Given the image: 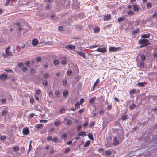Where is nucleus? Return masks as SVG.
<instances>
[{"instance_id":"obj_32","label":"nucleus","mask_w":157,"mask_h":157,"mask_svg":"<svg viewBox=\"0 0 157 157\" xmlns=\"http://www.w3.org/2000/svg\"><path fill=\"white\" fill-rule=\"evenodd\" d=\"M63 83L64 85H66L67 83V80L66 79H64L63 81Z\"/></svg>"},{"instance_id":"obj_7","label":"nucleus","mask_w":157,"mask_h":157,"mask_svg":"<svg viewBox=\"0 0 157 157\" xmlns=\"http://www.w3.org/2000/svg\"><path fill=\"white\" fill-rule=\"evenodd\" d=\"M0 78L2 80H4L7 78V76L6 74H2L0 75Z\"/></svg>"},{"instance_id":"obj_40","label":"nucleus","mask_w":157,"mask_h":157,"mask_svg":"<svg viewBox=\"0 0 157 157\" xmlns=\"http://www.w3.org/2000/svg\"><path fill=\"white\" fill-rule=\"evenodd\" d=\"M72 123L71 121L70 120H68L67 122V125H70Z\"/></svg>"},{"instance_id":"obj_34","label":"nucleus","mask_w":157,"mask_h":157,"mask_svg":"<svg viewBox=\"0 0 157 157\" xmlns=\"http://www.w3.org/2000/svg\"><path fill=\"white\" fill-rule=\"evenodd\" d=\"M6 139V137L5 136H0V139L1 140H4Z\"/></svg>"},{"instance_id":"obj_13","label":"nucleus","mask_w":157,"mask_h":157,"mask_svg":"<svg viewBox=\"0 0 157 157\" xmlns=\"http://www.w3.org/2000/svg\"><path fill=\"white\" fill-rule=\"evenodd\" d=\"M113 144L114 145H117L119 144L118 141L116 138H114V139Z\"/></svg>"},{"instance_id":"obj_31","label":"nucleus","mask_w":157,"mask_h":157,"mask_svg":"<svg viewBox=\"0 0 157 157\" xmlns=\"http://www.w3.org/2000/svg\"><path fill=\"white\" fill-rule=\"evenodd\" d=\"M90 141H87L85 144L84 145V147H87V146H88L89 144H90Z\"/></svg>"},{"instance_id":"obj_26","label":"nucleus","mask_w":157,"mask_h":157,"mask_svg":"<svg viewBox=\"0 0 157 157\" xmlns=\"http://www.w3.org/2000/svg\"><path fill=\"white\" fill-rule=\"evenodd\" d=\"M13 149L15 151H17L19 150L18 147L17 146H14L13 147Z\"/></svg>"},{"instance_id":"obj_4","label":"nucleus","mask_w":157,"mask_h":157,"mask_svg":"<svg viewBox=\"0 0 157 157\" xmlns=\"http://www.w3.org/2000/svg\"><path fill=\"white\" fill-rule=\"evenodd\" d=\"M22 132L24 134L26 135L29 133V130L28 128L26 127L23 129Z\"/></svg>"},{"instance_id":"obj_55","label":"nucleus","mask_w":157,"mask_h":157,"mask_svg":"<svg viewBox=\"0 0 157 157\" xmlns=\"http://www.w3.org/2000/svg\"><path fill=\"white\" fill-rule=\"evenodd\" d=\"M43 84L44 86H46L48 84L47 81H44L43 82Z\"/></svg>"},{"instance_id":"obj_27","label":"nucleus","mask_w":157,"mask_h":157,"mask_svg":"<svg viewBox=\"0 0 157 157\" xmlns=\"http://www.w3.org/2000/svg\"><path fill=\"white\" fill-rule=\"evenodd\" d=\"M53 63L55 65H56L59 63V61L57 60H55L53 61Z\"/></svg>"},{"instance_id":"obj_47","label":"nucleus","mask_w":157,"mask_h":157,"mask_svg":"<svg viewBox=\"0 0 157 157\" xmlns=\"http://www.w3.org/2000/svg\"><path fill=\"white\" fill-rule=\"evenodd\" d=\"M153 17L154 18H156L157 17V12L154 13L153 14Z\"/></svg>"},{"instance_id":"obj_6","label":"nucleus","mask_w":157,"mask_h":157,"mask_svg":"<svg viewBox=\"0 0 157 157\" xmlns=\"http://www.w3.org/2000/svg\"><path fill=\"white\" fill-rule=\"evenodd\" d=\"M38 44V41L37 39H33L32 42V44L33 46H35L37 45Z\"/></svg>"},{"instance_id":"obj_46","label":"nucleus","mask_w":157,"mask_h":157,"mask_svg":"<svg viewBox=\"0 0 157 157\" xmlns=\"http://www.w3.org/2000/svg\"><path fill=\"white\" fill-rule=\"evenodd\" d=\"M18 65L19 67H21L23 66V64L22 62H20L18 63Z\"/></svg>"},{"instance_id":"obj_56","label":"nucleus","mask_w":157,"mask_h":157,"mask_svg":"<svg viewBox=\"0 0 157 157\" xmlns=\"http://www.w3.org/2000/svg\"><path fill=\"white\" fill-rule=\"evenodd\" d=\"M140 67H143L144 65V63L143 62H141L140 63Z\"/></svg>"},{"instance_id":"obj_10","label":"nucleus","mask_w":157,"mask_h":157,"mask_svg":"<svg viewBox=\"0 0 157 157\" xmlns=\"http://www.w3.org/2000/svg\"><path fill=\"white\" fill-rule=\"evenodd\" d=\"M125 19V18L124 17H121L118 19L117 21L119 23H121Z\"/></svg>"},{"instance_id":"obj_50","label":"nucleus","mask_w":157,"mask_h":157,"mask_svg":"<svg viewBox=\"0 0 157 157\" xmlns=\"http://www.w3.org/2000/svg\"><path fill=\"white\" fill-rule=\"evenodd\" d=\"M1 101L3 103H5L6 102V99H3L1 100Z\"/></svg>"},{"instance_id":"obj_62","label":"nucleus","mask_w":157,"mask_h":157,"mask_svg":"<svg viewBox=\"0 0 157 157\" xmlns=\"http://www.w3.org/2000/svg\"><path fill=\"white\" fill-rule=\"evenodd\" d=\"M70 150V148H67V149H66L65 150V153L69 151Z\"/></svg>"},{"instance_id":"obj_45","label":"nucleus","mask_w":157,"mask_h":157,"mask_svg":"<svg viewBox=\"0 0 157 157\" xmlns=\"http://www.w3.org/2000/svg\"><path fill=\"white\" fill-rule=\"evenodd\" d=\"M127 118V117L126 116L123 115L122 117V119L123 120H125Z\"/></svg>"},{"instance_id":"obj_19","label":"nucleus","mask_w":157,"mask_h":157,"mask_svg":"<svg viewBox=\"0 0 157 157\" xmlns=\"http://www.w3.org/2000/svg\"><path fill=\"white\" fill-rule=\"evenodd\" d=\"M151 2L147 3V8H149L151 7Z\"/></svg>"},{"instance_id":"obj_23","label":"nucleus","mask_w":157,"mask_h":157,"mask_svg":"<svg viewBox=\"0 0 157 157\" xmlns=\"http://www.w3.org/2000/svg\"><path fill=\"white\" fill-rule=\"evenodd\" d=\"M135 105L134 104H133L130 106L129 108L130 109H132L135 108Z\"/></svg>"},{"instance_id":"obj_30","label":"nucleus","mask_w":157,"mask_h":157,"mask_svg":"<svg viewBox=\"0 0 157 157\" xmlns=\"http://www.w3.org/2000/svg\"><path fill=\"white\" fill-rule=\"evenodd\" d=\"M65 108L63 107L61 108L60 110V112L61 113H63L65 111Z\"/></svg>"},{"instance_id":"obj_42","label":"nucleus","mask_w":157,"mask_h":157,"mask_svg":"<svg viewBox=\"0 0 157 157\" xmlns=\"http://www.w3.org/2000/svg\"><path fill=\"white\" fill-rule=\"evenodd\" d=\"M138 85L139 86L142 87V86H144V83H142V82H141V83H138Z\"/></svg>"},{"instance_id":"obj_1","label":"nucleus","mask_w":157,"mask_h":157,"mask_svg":"<svg viewBox=\"0 0 157 157\" xmlns=\"http://www.w3.org/2000/svg\"><path fill=\"white\" fill-rule=\"evenodd\" d=\"M10 48V46L6 48L5 49L6 53L4 55V56L7 57L8 56H13L12 53L9 51V50Z\"/></svg>"},{"instance_id":"obj_33","label":"nucleus","mask_w":157,"mask_h":157,"mask_svg":"<svg viewBox=\"0 0 157 157\" xmlns=\"http://www.w3.org/2000/svg\"><path fill=\"white\" fill-rule=\"evenodd\" d=\"M79 105H80V104H79V102H78L75 104V108H78L79 107Z\"/></svg>"},{"instance_id":"obj_3","label":"nucleus","mask_w":157,"mask_h":157,"mask_svg":"<svg viewBox=\"0 0 157 157\" xmlns=\"http://www.w3.org/2000/svg\"><path fill=\"white\" fill-rule=\"evenodd\" d=\"M109 51L111 52H116L121 49L120 47H110L109 48Z\"/></svg>"},{"instance_id":"obj_38","label":"nucleus","mask_w":157,"mask_h":157,"mask_svg":"<svg viewBox=\"0 0 157 157\" xmlns=\"http://www.w3.org/2000/svg\"><path fill=\"white\" fill-rule=\"evenodd\" d=\"M106 154L107 155H110L111 154V153L110 151H106Z\"/></svg>"},{"instance_id":"obj_14","label":"nucleus","mask_w":157,"mask_h":157,"mask_svg":"<svg viewBox=\"0 0 157 157\" xmlns=\"http://www.w3.org/2000/svg\"><path fill=\"white\" fill-rule=\"evenodd\" d=\"M76 52L79 55H80L81 56L85 57V54L82 52H80L76 51Z\"/></svg>"},{"instance_id":"obj_53","label":"nucleus","mask_w":157,"mask_h":157,"mask_svg":"<svg viewBox=\"0 0 157 157\" xmlns=\"http://www.w3.org/2000/svg\"><path fill=\"white\" fill-rule=\"evenodd\" d=\"M67 136V134H66L65 133H64L62 135V138L63 139H64V138H66Z\"/></svg>"},{"instance_id":"obj_20","label":"nucleus","mask_w":157,"mask_h":157,"mask_svg":"<svg viewBox=\"0 0 157 157\" xmlns=\"http://www.w3.org/2000/svg\"><path fill=\"white\" fill-rule=\"evenodd\" d=\"M31 74L34 75L36 73V71L33 69H31L30 70Z\"/></svg>"},{"instance_id":"obj_51","label":"nucleus","mask_w":157,"mask_h":157,"mask_svg":"<svg viewBox=\"0 0 157 157\" xmlns=\"http://www.w3.org/2000/svg\"><path fill=\"white\" fill-rule=\"evenodd\" d=\"M139 31V30H136L133 31V32H132L133 34L134 35L135 34H136V33H138Z\"/></svg>"},{"instance_id":"obj_24","label":"nucleus","mask_w":157,"mask_h":157,"mask_svg":"<svg viewBox=\"0 0 157 157\" xmlns=\"http://www.w3.org/2000/svg\"><path fill=\"white\" fill-rule=\"evenodd\" d=\"M7 113V111L6 110H3L2 112V114L3 116L5 115Z\"/></svg>"},{"instance_id":"obj_44","label":"nucleus","mask_w":157,"mask_h":157,"mask_svg":"<svg viewBox=\"0 0 157 157\" xmlns=\"http://www.w3.org/2000/svg\"><path fill=\"white\" fill-rule=\"evenodd\" d=\"M62 63L63 65H65L66 64V61L65 60H62L61 62Z\"/></svg>"},{"instance_id":"obj_17","label":"nucleus","mask_w":157,"mask_h":157,"mask_svg":"<svg viewBox=\"0 0 157 157\" xmlns=\"http://www.w3.org/2000/svg\"><path fill=\"white\" fill-rule=\"evenodd\" d=\"M17 27H19V29H22L23 28L21 27V25L19 22L17 23Z\"/></svg>"},{"instance_id":"obj_48","label":"nucleus","mask_w":157,"mask_h":157,"mask_svg":"<svg viewBox=\"0 0 157 157\" xmlns=\"http://www.w3.org/2000/svg\"><path fill=\"white\" fill-rule=\"evenodd\" d=\"M42 127V125L41 124H40L37 125L36 126V128H41Z\"/></svg>"},{"instance_id":"obj_37","label":"nucleus","mask_w":157,"mask_h":157,"mask_svg":"<svg viewBox=\"0 0 157 157\" xmlns=\"http://www.w3.org/2000/svg\"><path fill=\"white\" fill-rule=\"evenodd\" d=\"M140 56L141 57V59L142 60H145L146 59L145 56L141 55H140Z\"/></svg>"},{"instance_id":"obj_59","label":"nucleus","mask_w":157,"mask_h":157,"mask_svg":"<svg viewBox=\"0 0 157 157\" xmlns=\"http://www.w3.org/2000/svg\"><path fill=\"white\" fill-rule=\"evenodd\" d=\"M40 93V91L39 90H38L36 91V94L39 95Z\"/></svg>"},{"instance_id":"obj_9","label":"nucleus","mask_w":157,"mask_h":157,"mask_svg":"<svg viewBox=\"0 0 157 157\" xmlns=\"http://www.w3.org/2000/svg\"><path fill=\"white\" fill-rule=\"evenodd\" d=\"M96 51L99 52H105L106 50L105 48H98L97 49Z\"/></svg>"},{"instance_id":"obj_49","label":"nucleus","mask_w":157,"mask_h":157,"mask_svg":"<svg viewBox=\"0 0 157 157\" xmlns=\"http://www.w3.org/2000/svg\"><path fill=\"white\" fill-rule=\"evenodd\" d=\"M41 60V58L40 57H37L36 58V60L37 62H40Z\"/></svg>"},{"instance_id":"obj_2","label":"nucleus","mask_w":157,"mask_h":157,"mask_svg":"<svg viewBox=\"0 0 157 157\" xmlns=\"http://www.w3.org/2000/svg\"><path fill=\"white\" fill-rule=\"evenodd\" d=\"M149 42V40L147 39H143L139 40V43L140 44H144V45H146L150 44H147Z\"/></svg>"},{"instance_id":"obj_35","label":"nucleus","mask_w":157,"mask_h":157,"mask_svg":"<svg viewBox=\"0 0 157 157\" xmlns=\"http://www.w3.org/2000/svg\"><path fill=\"white\" fill-rule=\"evenodd\" d=\"M136 92V90H135L133 89L131 90L130 91V93L132 94H134Z\"/></svg>"},{"instance_id":"obj_8","label":"nucleus","mask_w":157,"mask_h":157,"mask_svg":"<svg viewBox=\"0 0 157 157\" xmlns=\"http://www.w3.org/2000/svg\"><path fill=\"white\" fill-rule=\"evenodd\" d=\"M133 9L136 12H138L139 10V7L137 5H133Z\"/></svg>"},{"instance_id":"obj_29","label":"nucleus","mask_w":157,"mask_h":157,"mask_svg":"<svg viewBox=\"0 0 157 157\" xmlns=\"http://www.w3.org/2000/svg\"><path fill=\"white\" fill-rule=\"evenodd\" d=\"M72 72L71 70H68L67 71V74L68 75H71V74L72 73Z\"/></svg>"},{"instance_id":"obj_21","label":"nucleus","mask_w":157,"mask_h":157,"mask_svg":"<svg viewBox=\"0 0 157 157\" xmlns=\"http://www.w3.org/2000/svg\"><path fill=\"white\" fill-rule=\"evenodd\" d=\"M54 124L56 126H58L60 124V122L59 121H56L54 122Z\"/></svg>"},{"instance_id":"obj_52","label":"nucleus","mask_w":157,"mask_h":157,"mask_svg":"<svg viewBox=\"0 0 157 157\" xmlns=\"http://www.w3.org/2000/svg\"><path fill=\"white\" fill-rule=\"evenodd\" d=\"M56 95L59 96L60 94L59 92L58 91H56L55 92Z\"/></svg>"},{"instance_id":"obj_5","label":"nucleus","mask_w":157,"mask_h":157,"mask_svg":"<svg viewBox=\"0 0 157 157\" xmlns=\"http://www.w3.org/2000/svg\"><path fill=\"white\" fill-rule=\"evenodd\" d=\"M75 48V46L72 45H69L66 47V48L70 50H74Z\"/></svg>"},{"instance_id":"obj_25","label":"nucleus","mask_w":157,"mask_h":157,"mask_svg":"<svg viewBox=\"0 0 157 157\" xmlns=\"http://www.w3.org/2000/svg\"><path fill=\"white\" fill-rule=\"evenodd\" d=\"M88 137L91 140H93V135L91 134H89L88 135Z\"/></svg>"},{"instance_id":"obj_54","label":"nucleus","mask_w":157,"mask_h":157,"mask_svg":"<svg viewBox=\"0 0 157 157\" xmlns=\"http://www.w3.org/2000/svg\"><path fill=\"white\" fill-rule=\"evenodd\" d=\"M47 140L48 141H50L52 140V137L51 136H49L47 137Z\"/></svg>"},{"instance_id":"obj_22","label":"nucleus","mask_w":157,"mask_h":157,"mask_svg":"<svg viewBox=\"0 0 157 157\" xmlns=\"http://www.w3.org/2000/svg\"><path fill=\"white\" fill-rule=\"evenodd\" d=\"M10 0H7L6 3L4 4V6H8L10 3Z\"/></svg>"},{"instance_id":"obj_18","label":"nucleus","mask_w":157,"mask_h":157,"mask_svg":"<svg viewBox=\"0 0 157 157\" xmlns=\"http://www.w3.org/2000/svg\"><path fill=\"white\" fill-rule=\"evenodd\" d=\"M150 36L149 34H144L142 36V37L144 38H148Z\"/></svg>"},{"instance_id":"obj_12","label":"nucleus","mask_w":157,"mask_h":157,"mask_svg":"<svg viewBox=\"0 0 157 157\" xmlns=\"http://www.w3.org/2000/svg\"><path fill=\"white\" fill-rule=\"evenodd\" d=\"M128 15L129 16H132L134 14V12L133 11L129 10L127 12Z\"/></svg>"},{"instance_id":"obj_43","label":"nucleus","mask_w":157,"mask_h":157,"mask_svg":"<svg viewBox=\"0 0 157 157\" xmlns=\"http://www.w3.org/2000/svg\"><path fill=\"white\" fill-rule=\"evenodd\" d=\"M31 142H32V141H30V144L29 145V150H28V153H29V151H30L31 149H32V146L31 145Z\"/></svg>"},{"instance_id":"obj_57","label":"nucleus","mask_w":157,"mask_h":157,"mask_svg":"<svg viewBox=\"0 0 157 157\" xmlns=\"http://www.w3.org/2000/svg\"><path fill=\"white\" fill-rule=\"evenodd\" d=\"M27 70V68L26 67H24L23 68V71L24 72H26Z\"/></svg>"},{"instance_id":"obj_15","label":"nucleus","mask_w":157,"mask_h":157,"mask_svg":"<svg viewBox=\"0 0 157 157\" xmlns=\"http://www.w3.org/2000/svg\"><path fill=\"white\" fill-rule=\"evenodd\" d=\"M68 92L67 90H65L63 92V96L64 97L66 98L68 95Z\"/></svg>"},{"instance_id":"obj_60","label":"nucleus","mask_w":157,"mask_h":157,"mask_svg":"<svg viewBox=\"0 0 157 157\" xmlns=\"http://www.w3.org/2000/svg\"><path fill=\"white\" fill-rule=\"evenodd\" d=\"M5 71L6 72H9L13 71L12 70H6V69H5Z\"/></svg>"},{"instance_id":"obj_11","label":"nucleus","mask_w":157,"mask_h":157,"mask_svg":"<svg viewBox=\"0 0 157 157\" xmlns=\"http://www.w3.org/2000/svg\"><path fill=\"white\" fill-rule=\"evenodd\" d=\"M111 18V16L110 15H107L104 17V20L105 21H108Z\"/></svg>"},{"instance_id":"obj_64","label":"nucleus","mask_w":157,"mask_h":157,"mask_svg":"<svg viewBox=\"0 0 157 157\" xmlns=\"http://www.w3.org/2000/svg\"><path fill=\"white\" fill-rule=\"evenodd\" d=\"M132 5H129L128 6V9H131L132 8Z\"/></svg>"},{"instance_id":"obj_61","label":"nucleus","mask_w":157,"mask_h":157,"mask_svg":"<svg viewBox=\"0 0 157 157\" xmlns=\"http://www.w3.org/2000/svg\"><path fill=\"white\" fill-rule=\"evenodd\" d=\"M94 98H92L90 100V102L92 103L94 102Z\"/></svg>"},{"instance_id":"obj_41","label":"nucleus","mask_w":157,"mask_h":157,"mask_svg":"<svg viewBox=\"0 0 157 157\" xmlns=\"http://www.w3.org/2000/svg\"><path fill=\"white\" fill-rule=\"evenodd\" d=\"M44 76L45 78H48L49 77V75L48 74H44Z\"/></svg>"},{"instance_id":"obj_63","label":"nucleus","mask_w":157,"mask_h":157,"mask_svg":"<svg viewBox=\"0 0 157 157\" xmlns=\"http://www.w3.org/2000/svg\"><path fill=\"white\" fill-rule=\"evenodd\" d=\"M94 122H93L91 124H90V126L91 127H92L93 126H94Z\"/></svg>"},{"instance_id":"obj_58","label":"nucleus","mask_w":157,"mask_h":157,"mask_svg":"<svg viewBox=\"0 0 157 157\" xmlns=\"http://www.w3.org/2000/svg\"><path fill=\"white\" fill-rule=\"evenodd\" d=\"M84 99H81L80 100V103L81 105H82L83 102L84 101Z\"/></svg>"},{"instance_id":"obj_28","label":"nucleus","mask_w":157,"mask_h":157,"mask_svg":"<svg viewBox=\"0 0 157 157\" xmlns=\"http://www.w3.org/2000/svg\"><path fill=\"white\" fill-rule=\"evenodd\" d=\"M86 135L85 132H81L79 133L78 134V135L80 136H83V135Z\"/></svg>"},{"instance_id":"obj_36","label":"nucleus","mask_w":157,"mask_h":157,"mask_svg":"<svg viewBox=\"0 0 157 157\" xmlns=\"http://www.w3.org/2000/svg\"><path fill=\"white\" fill-rule=\"evenodd\" d=\"M30 61H27L25 63V64L27 66L29 67L30 66Z\"/></svg>"},{"instance_id":"obj_16","label":"nucleus","mask_w":157,"mask_h":157,"mask_svg":"<svg viewBox=\"0 0 157 157\" xmlns=\"http://www.w3.org/2000/svg\"><path fill=\"white\" fill-rule=\"evenodd\" d=\"M99 78H98L97 79L96 82H95V83L94 84V87L93 88V90H94L95 87L99 83Z\"/></svg>"},{"instance_id":"obj_39","label":"nucleus","mask_w":157,"mask_h":157,"mask_svg":"<svg viewBox=\"0 0 157 157\" xmlns=\"http://www.w3.org/2000/svg\"><path fill=\"white\" fill-rule=\"evenodd\" d=\"M52 141L56 143L57 141V138L56 137H54Z\"/></svg>"}]
</instances>
